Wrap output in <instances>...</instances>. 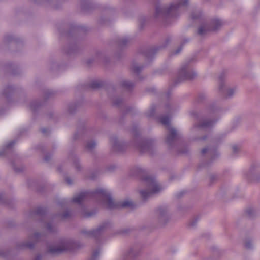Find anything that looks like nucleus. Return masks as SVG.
Instances as JSON below:
<instances>
[{
	"label": "nucleus",
	"mask_w": 260,
	"mask_h": 260,
	"mask_svg": "<svg viewBox=\"0 0 260 260\" xmlns=\"http://www.w3.org/2000/svg\"><path fill=\"white\" fill-rule=\"evenodd\" d=\"M143 68V66H138L135 64L132 66V69L134 73L139 74L142 71Z\"/></svg>",
	"instance_id": "nucleus-43"
},
{
	"label": "nucleus",
	"mask_w": 260,
	"mask_h": 260,
	"mask_svg": "<svg viewBox=\"0 0 260 260\" xmlns=\"http://www.w3.org/2000/svg\"><path fill=\"white\" fill-rule=\"evenodd\" d=\"M223 22L218 18H212L201 24L197 30V34L204 36L209 32L216 31L223 25Z\"/></svg>",
	"instance_id": "nucleus-10"
},
{
	"label": "nucleus",
	"mask_w": 260,
	"mask_h": 260,
	"mask_svg": "<svg viewBox=\"0 0 260 260\" xmlns=\"http://www.w3.org/2000/svg\"><path fill=\"white\" fill-rule=\"evenodd\" d=\"M109 225V222H104L100 224L96 229L91 231L82 230L81 233L87 237H94L96 239L107 230Z\"/></svg>",
	"instance_id": "nucleus-15"
},
{
	"label": "nucleus",
	"mask_w": 260,
	"mask_h": 260,
	"mask_svg": "<svg viewBox=\"0 0 260 260\" xmlns=\"http://www.w3.org/2000/svg\"><path fill=\"white\" fill-rule=\"evenodd\" d=\"M45 239V235L39 232H36L30 235L27 240L18 242L16 245L17 250L33 249L35 244Z\"/></svg>",
	"instance_id": "nucleus-11"
},
{
	"label": "nucleus",
	"mask_w": 260,
	"mask_h": 260,
	"mask_svg": "<svg viewBox=\"0 0 260 260\" xmlns=\"http://www.w3.org/2000/svg\"><path fill=\"white\" fill-rule=\"evenodd\" d=\"M57 216L62 220L69 219L72 216L71 211L68 209H66L62 213H58Z\"/></svg>",
	"instance_id": "nucleus-31"
},
{
	"label": "nucleus",
	"mask_w": 260,
	"mask_h": 260,
	"mask_svg": "<svg viewBox=\"0 0 260 260\" xmlns=\"http://www.w3.org/2000/svg\"><path fill=\"white\" fill-rule=\"evenodd\" d=\"M95 214L96 211L95 210H92L90 211H84L83 213V216L85 218H89L94 216Z\"/></svg>",
	"instance_id": "nucleus-46"
},
{
	"label": "nucleus",
	"mask_w": 260,
	"mask_h": 260,
	"mask_svg": "<svg viewBox=\"0 0 260 260\" xmlns=\"http://www.w3.org/2000/svg\"><path fill=\"white\" fill-rule=\"evenodd\" d=\"M73 247V242L71 240L61 239L54 244L48 245L46 253L53 256H56L71 250Z\"/></svg>",
	"instance_id": "nucleus-7"
},
{
	"label": "nucleus",
	"mask_w": 260,
	"mask_h": 260,
	"mask_svg": "<svg viewBox=\"0 0 260 260\" xmlns=\"http://www.w3.org/2000/svg\"><path fill=\"white\" fill-rule=\"evenodd\" d=\"M240 150V147L237 145H233L232 146V152L234 154H237Z\"/></svg>",
	"instance_id": "nucleus-55"
},
{
	"label": "nucleus",
	"mask_w": 260,
	"mask_h": 260,
	"mask_svg": "<svg viewBox=\"0 0 260 260\" xmlns=\"http://www.w3.org/2000/svg\"><path fill=\"white\" fill-rule=\"evenodd\" d=\"M183 48V43H181L180 46L173 52L174 54H177L180 52Z\"/></svg>",
	"instance_id": "nucleus-57"
},
{
	"label": "nucleus",
	"mask_w": 260,
	"mask_h": 260,
	"mask_svg": "<svg viewBox=\"0 0 260 260\" xmlns=\"http://www.w3.org/2000/svg\"><path fill=\"white\" fill-rule=\"evenodd\" d=\"M244 247L248 250H250L253 248V241L251 238H246L244 241Z\"/></svg>",
	"instance_id": "nucleus-39"
},
{
	"label": "nucleus",
	"mask_w": 260,
	"mask_h": 260,
	"mask_svg": "<svg viewBox=\"0 0 260 260\" xmlns=\"http://www.w3.org/2000/svg\"><path fill=\"white\" fill-rule=\"evenodd\" d=\"M225 74L222 73L218 77V90L221 94H222L225 98L228 99L232 97L236 91L235 87H228L225 85Z\"/></svg>",
	"instance_id": "nucleus-13"
},
{
	"label": "nucleus",
	"mask_w": 260,
	"mask_h": 260,
	"mask_svg": "<svg viewBox=\"0 0 260 260\" xmlns=\"http://www.w3.org/2000/svg\"><path fill=\"white\" fill-rule=\"evenodd\" d=\"M210 110L212 112H214L215 110V108L214 105H211L209 107Z\"/></svg>",
	"instance_id": "nucleus-63"
},
{
	"label": "nucleus",
	"mask_w": 260,
	"mask_h": 260,
	"mask_svg": "<svg viewBox=\"0 0 260 260\" xmlns=\"http://www.w3.org/2000/svg\"><path fill=\"white\" fill-rule=\"evenodd\" d=\"M64 180H65L66 183L68 185H72L73 184V180L71 178H70L69 177H68L67 176H64Z\"/></svg>",
	"instance_id": "nucleus-54"
},
{
	"label": "nucleus",
	"mask_w": 260,
	"mask_h": 260,
	"mask_svg": "<svg viewBox=\"0 0 260 260\" xmlns=\"http://www.w3.org/2000/svg\"><path fill=\"white\" fill-rule=\"evenodd\" d=\"M141 250V244H133L124 252L123 258L124 260H135L140 256Z\"/></svg>",
	"instance_id": "nucleus-14"
},
{
	"label": "nucleus",
	"mask_w": 260,
	"mask_h": 260,
	"mask_svg": "<svg viewBox=\"0 0 260 260\" xmlns=\"http://www.w3.org/2000/svg\"><path fill=\"white\" fill-rule=\"evenodd\" d=\"M4 70L14 75L19 74L20 73V71L18 67L11 63L6 64L4 67Z\"/></svg>",
	"instance_id": "nucleus-25"
},
{
	"label": "nucleus",
	"mask_w": 260,
	"mask_h": 260,
	"mask_svg": "<svg viewBox=\"0 0 260 260\" xmlns=\"http://www.w3.org/2000/svg\"><path fill=\"white\" fill-rule=\"evenodd\" d=\"M56 94V92L52 90H46L44 93V98L45 100L53 97Z\"/></svg>",
	"instance_id": "nucleus-41"
},
{
	"label": "nucleus",
	"mask_w": 260,
	"mask_h": 260,
	"mask_svg": "<svg viewBox=\"0 0 260 260\" xmlns=\"http://www.w3.org/2000/svg\"><path fill=\"white\" fill-rule=\"evenodd\" d=\"M246 214L248 218H252L255 215V211L252 208H249L246 210Z\"/></svg>",
	"instance_id": "nucleus-42"
},
{
	"label": "nucleus",
	"mask_w": 260,
	"mask_h": 260,
	"mask_svg": "<svg viewBox=\"0 0 260 260\" xmlns=\"http://www.w3.org/2000/svg\"><path fill=\"white\" fill-rule=\"evenodd\" d=\"M0 203H6V204H9L8 201H6L5 199L3 197V196L0 194Z\"/></svg>",
	"instance_id": "nucleus-58"
},
{
	"label": "nucleus",
	"mask_w": 260,
	"mask_h": 260,
	"mask_svg": "<svg viewBox=\"0 0 260 260\" xmlns=\"http://www.w3.org/2000/svg\"><path fill=\"white\" fill-rule=\"evenodd\" d=\"M62 169H63V166L62 165H60V166L58 167L57 170L59 172H61L62 171Z\"/></svg>",
	"instance_id": "nucleus-64"
},
{
	"label": "nucleus",
	"mask_w": 260,
	"mask_h": 260,
	"mask_svg": "<svg viewBox=\"0 0 260 260\" xmlns=\"http://www.w3.org/2000/svg\"><path fill=\"white\" fill-rule=\"evenodd\" d=\"M88 198H94L98 202L106 205L107 208L110 209H113L116 207L110 194L107 190L101 188L97 189L93 191L81 192L74 197L72 199V201L74 203L80 204L83 201Z\"/></svg>",
	"instance_id": "nucleus-2"
},
{
	"label": "nucleus",
	"mask_w": 260,
	"mask_h": 260,
	"mask_svg": "<svg viewBox=\"0 0 260 260\" xmlns=\"http://www.w3.org/2000/svg\"><path fill=\"white\" fill-rule=\"evenodd\" d=\"M119 206L122 208H130L133 209L135 207L134 203L130 201H123L119 203Z\"/></svg>",
	"instance_id": "nucleus-36"
},
{
	"label": "nucleus",
	"mask_w": 260,
	"mask_h": 260,
	"mask_svg": "<svg viewBox=\"0 0 260 260\" xmlns=\"http://www.w3.org/2000/svg\"><path fill=\"white\" fill-rule=\"evenodd\" d=\"M113 104L117 107H120L121 106L124 105V101L122 98L119 97H116L112 100Z\"/></svg>",
	"instance_id": "nucleus-40"
},
{
	"label": "nucleus",
	"mask_w": 260,
	"mask_h": 260,
	"mask_svg": "<svg viewBox=\"0 0 260 260\" xmlns=\"http://www.w3.org/2000/svg\"><path fill=\"white\" fill-rule=\"evenodd\" d=\"M30 217L34 220H38L41 222L49 233H53L56 231V227L53 219L47 215L46 208L39 207L30 212Z\"/></svg>",
	"instance_id": "nucleus-6"
},
{
	"label": "nucleus",
	"mask_w": 260,
	"mask_h": 260,
	"mask_svg": "<svg viewBox=\"0 0 260 260\" xmlns=\"http://www.w3.org/2000/svg\"><path fill=\"white\" fill-rule=\"evenodd\" d=\"M121 86L125 89L130 91L134 88L135 84L129 80H123L121 82Z\"/></svg>",
	"instance_id": "nucleus-30"
},
{
	"label": "nucleus",
	"mask_w": 260,
	"mask_h": 260,
	"mask_svg": "<svg viewBox=\"0 0 260 260\" xmlns=\"http://www.w3.org/2000/svg\"><path fill=\"white\" fill-rule=\"evenodd\" d=\"M110 141L112 150L114 151L122 153L124 152L127 148V145L126 144L122 141L119 140L115 136H111L110 139Z\"/></svg>",
	"instance_id": "nucleus-17"
},
{
	"label": "nucleus",
	"mask_w": 260,
	"mask_h": 260,
	"mask_svg": "<svg viewBox=\"0 0 260 260\" xmlns=\"http://www.w3.org/2000/svg\"><path fill=\"white\" fill-rule=\"evenodd\" d=\"M188 0H179L175 3H172L169 7L156 6L154 17L167 23V19L170 18L177 16L180 13L182 7L187 5Z\"/></svg>",
	"instance_id": "nucleus-3"
},
{
	"label": "nucleus",
	"mask_w": 260,
	"mask_h": 260,
	"mask_svg": "<svg viewBox=\"0 0 260 260\" xmlns=\"http://www.w3.org/2000/svg\"><path fill=\"white\" fill-rule=\"evenodd\" d=\"M81 8L83 11L88 12L93 8V5L90 0H81Z\"/></svg>",
	"instance_id": "nucleus-28"
},
{
	"label": "nucleus",
	"mask_w": 260,
	"mask_h": 260,
	"mask_svg": "<svg viewBox=\"0 0 260 260\" xmlns=\"http://www.w3.org/2000/svg\"><path fill=\"white\" fill-rule=\"evenodd\" d=\"M145 22V18L144 17H142L140 18V23L141 27H142L144 25Z\"/></svg>",
	"instance_id": "nucleus-61"
},
{
	"label": "nucleus",
	"mask_w": 260,
	"mask_h": 260,
	"mask_svg": "<svg viewBox=\"0 0 260 260\" xmlns=\"http://www.w3.org/2000/svg\"><path fill=\"white\" fill-rule=\"evenodd\" d=\"M132 132L135 136L133 145L141 153H148L153 155L156 152V144L155 141L152 139H141L138 136L139 128L138 125H134L132 128Z\"/></svg>",
	"instance_id": "nucleus-4"
},
{
	"label": "nucleus",
	"mask_w": 260,
	"mask_h": 260,
	"mask_svg": "<svg viewBox=\"0 0 260 260\" xmlns=\"http://www.w3.org/2000/svg\"><path fill=\"white\" fill-rule=\"evenodd\" d=\"M79 104L77 103H70L68 105L67 107V112L70 114H74L76 111L77 108L79 107Z\"/></svg>",
	"instance_id": "nucleus-33"
},
{
	"label": "nucleus",
	"mask_w": 260,
	"mask_h": 260,
	"mask_svg": "<svg viewBox=\"0 0 260 260\" xmlns=\"http://www.w3.org/2000/svg\"><path fill=\"white\" fill-rule=\"evenodd\" d=\"M194 60V57H192L182 65L178 71L177 78L175 81V84L185 80H192L196 78V73L189 65Z\"/></svg>",
	"instance_id": "nucleus-9"
},
{
	"label": "nucleus",
	"mask_w": 260,
	"mask_h": 260,
	"mask_svg": "<svg viewBox=\"0 0 260 260\" xmlns=\"http://www.w3.org/2000/svg\"><path fill=\"white\" fill-rule=\"evenodd\" d=\"M12 164H13V169L16 173H20V172H22L25 169V168L22 166L20 167H16L13 162H12Z\"/></svg>",
	"instance_id": "nucleus-50"
},
{
	"label": "nucleus",
	"mask_w": 260,
	"mask_h": 260,
	"mask_svg": "<svg viewBox=\"0 0 260 260\" xmlns=\"http://www.w3.org/2000/svg\"><path fill=\"white\" fill-rule=\"evenodd\" d=\"M51 159V155L49 154H47L45 155L44 160V161L48 162Z\"/></svg>",
	"instance_id": "nucleus-60"
},
{
	"label": "nucleus",
	"mask_w": 260,
	"mask_h": 260,
	"mask_svg": "<svg viewBox=\"0 0 260 260\" xmlns=\"http://www.w3.org/2000/svg\"><path fill=\"white\" fill-rule=\"evenodd\" d=\"M41 132L44 135H47L49 132V129L46 128H42L41 129Z\"/></svg>",
	"instance_id": "nucleus-59"
},
{
	"label": "nucleus",
	"mask_w": 260,
	"mask_h": 260,
	"mask_svg": "<svg viewBox=\"0 0 260 260\" xmlns=\"http://www.w3.org/2000/svg\"><path fill=\"white\" fill-rule=\"evenodd\" d=\"M218 178V176L215 174H211L209 176L210 185H211Z\"/></svg>",
	"instance_id": "nucleus-51"
},
{
	"label": "nucleus",
	"mask_w": 260,
	"mask_h": 260,
	"mask_svg": "<svg viewBox=\"0 0 260 260\" xmlns=\"http://www.w3.org/2000/svg\"><path fill=\"white\" fill-rule=\"evenodd\" d=\"M68 158L72 161L73 165L77 171L81 172L82 170L83 167L80 163L78 157L75 154L74 151L72 150L69 152Z\"/></svg>",
	"instance_id": "nucleus-19"
},
{
	"label": "nucleus",
	"mask_w": 260,
	"mask_h": 260,
	"mask_svg": "<svg viewBox=\"0 0 260 260\" xmlns=\"http://www.w3.org/2000/svg\"><path fill=\"white\" fill-rule=\"evenodd\" d=\"M101 53H98L96 55V57H94L91 58H89L87 60L86 63L88 65H90L93 62H94L98 58L100 57V56L101 55Z\"/></svg>",
	"instance_id": "nucleus-45"
},
{
	"label": "nucleus",
	"mask_w": 260,
	"mask_h": 260,
	"mask_svg": "<svg viewBox=\"0 0 260 260\" xmlns=\"http://www.w3.org/2000/svg\"><path fill=\"white\" fill-rule=\"evenodd\" d=\"M160 122L161 124L164 125L167 129H169L170 127H172L170 124V120L168 116H164L160 118Z\"/></svg>",
	"instance_id": "nucleus-35"
},
{
	"label": "nucleus",
	"mask_w": 260,
	"mask_h": 260,
	"mask_svg": "<svg viewBox=\"0 0 260 260\" xmlns=\"http://www.w3.org/2000/svg\"><path fill=\"white\" fill-rule=\"evenodd\" d=\"M102 86L101 82L94 81L91 82L89 84L86 86V89L96 90L101 88Z\"/></svg>",
	"instance_id": "nucleus-32"
},
{
	"label": "nucleus",
	"mask_w": 260,
	"mask_h": 260,
	"mask_svg": "<svg viewBox=\"0 0 260 260\" xmlns=\"http://www.w3.org/2000/svg\"><path fill=\"white\" fill-rule=\"evenodd\" d=\"M206 99V95L204 93H200L198 94L196 100L198 103L203 102Z\"/></svg>",
	"instance_id": "nucleus-49"
},
{
	"label": "nucleus",
	"mask_w": 260,
	"mask_h": 260,
	"mask_svg": "<svg viewBox=\"0 0 260 260\" xmlns=\"http://www.w3.org/2000/svg\"><path fill=\"white\" fill-rule=\"evenodd\" d=\"M131 174L133 176L141 177L146 185V189L140 191L141 199L143 201H146L154 194H158L162 190L163 187L156 182L154 178L146 174V171L143 168L138 166L134 167L131 169Z\"/></svg>",
	"instance_id": "nucleus-1"
},
{
	"label": "nucleus",
	"mask_w": 260,
	"mask_h": 260,
	"mask_svg": "<svg viewBox=\"0 0 260 260\" xmlns=\"http://www.w3.org/2000/svg\"><path fill=\"white\" fill-rule=\"evenodd\" d=\"M171 38L168 37L165 39V42L162 45L159 46H155L150 48L141 49L140 50V53L143 54L148 61L152 59L156 53L165 48L171 42Z\"/></svg>",
	"instance_id": "nucleus-12"
},
{
	"label": "nucleus",
	"mask_w": 260,
	"mask_h": 260,
	"mask_svg": "<svg viewBox=\"0 0 260 260\" xmlns=\"http://www.w3.org/2000/svg\"><path fill=\"white\" fill-rule=\"evenodd\" d=\"M217 120L204 119L200 121L199 123L196 124L194 127L199 128H206L212 126Z\"/></svg>",
	"instance_id": "nucleus-21"
},
{
	"label": "nucleus",
	"mask_w": 260,
	"mask_h": 260,
	"mask_svg": "<svg viewBox=\"0 0 260 260\" xmlns=\"http://www.w3.org/2000/svg\"><path fill=\"white\" fill-rule=\"evenodd\" d=\"M134 110V107L132 106L124 105L123 109L122 110L121 116L118 121L119 123L122 124L126 114L133 112Z\"/></svg>",
	"instance_id": "nucleus-24"
},
{
	"label": "nucleus",
	"mask_w": 260,
	"mask_h": 260,
	"mask_svg": "<svg viewBox=\"0 0 260 260\" xmlns=\"http://www.w3.org/2000/svg\"><path fill=\"white\" fill-rule=\"evenodd\" d=\"M154 212V219L158 226L165 227L171 221V213L167 205H160L157 207Z\"/></svg>",
	"instance_id": "nucleus-8"
},
{
	"label": "nucleus",
	"mask_w": 260,
	"mask_h": 260,
	"mask_svg": "<svg viewBox=\"0 0 260 260\" xmlns=\"http://www.w3.org/2000/svg\"><path fill=\"white\" fill-rule=\"evenodd\" d=\"M86 29L84 27L72 26L69 31L66 34L67 37L71 39L69 43L64 47V52L68 55H75L79 53L81 50L78 42L79 34L85 32Z\"/></svg>",
	"instance_id": "nucleus-5"
},
{
	"label": "nucleus",
	"mask_w": 260,
	"mask_h": 260,
	"mask_svg": "<svg viewBox=\"0 0 260 260\" xmlns=\"http://www.w3.org/2000/svg\"><path fill=\"white\" fill-rule=\"evenodd\" d=\"M86 130V123L85 121H79L77 125V132L75 133L74 138L77 139L79 135L84 133Z\"/></svg>",
	"instance_id": "nucleus-23"
},
{
	"label": "nucleus",
	"mask_w": 260,
	"mask_h": 260,
	"mask_svg": "<svg viewBox=\"0 0 260 260\" xmlns=\"http://www.w3.org/2000/svg\"><path fill=\"white\" fill-rule=\"evenodd\" d=\"M33 260H42V255L37 254Z\"/></svg>",
	"instance_id": "nucleus-62"
},
{
	"label": "nucleus",
	"mask_w": 260,
	"mask_h": 260,
	"mask_svg": "<svg viewBox=\"0 0 260 260\" xmlns=\"http://www.w3.org/2000/svg\"><path fill=\"white\" fill-rule=\"evenodd\" d=\"M116 168L115 165L111 164L106 167V170L109 172H112L114 171Z\"/></svg>",
	"instance_id": "nucleus-53"
},
{
	"label": "nucleus",
	"mask_w": 260,
	"mask_h": 260,
	"mask_svg": "<svg viewBox=\"0 0 260 260\" xmlns=\"http://www.w3.org/2000/svg\"><path fill=\"white\" fill-rule=\"evenodd\" d=\"M96 142L94 140H88L85 144V149L86 150L92 155H94L95 152L94 149L96 146Z\"/></svg>",
	"instance_id": "nucleus-26"
},
{
	"label": "nucleus",
	"mask_w": 260,
	"mask_h": 260,
	"mask_svg": "<svg viewBox=\"0 0 260 260\" xmlns=\"http://www.w3.org/2000/svg\"><path fill=\"white\" fill-rule=\"evenodd\" d=\"M245 175L249 180L257 181L260 180V174L256 171L254 166H251Z\"/></svg>",
	"instance_id": "nucleus-20"
},
{
	"label": "nucleus",
	"mask_w": 260,
	"mask_h": 260,
	"mask_svg": "<svg viewBox=\"0 0 260 260\" xmlns=\"http://www.w3.org/2000/svg\"><path fill=\"white\" fill-rule=\"evenodd\" d=\"M15 89L14 87L12 86H8L3 90V94L9 101L10 98L15 92Z\"/></svg>",
	"instance_id": "nucleus-29"
},
{
	"label": "nucleus",
	"mask_w": 260,
	"mask_h": 260,
	"mask_svg": "<svg viewBox=\"0 0 260 260\" xmlns=\"http://www.w3.org/2000/svg\"><path fill=\"white\" fill-rule=\"evenodd\" d=\"M203 16V13L200 10H195L191 14V17L193 20L201 19Z\"/></svg>",
	"instance_id": "nucleus-37"
},
{
	"label": "nucleus",
	"mask_w": 260,
	"mask_h": 260,
	"mask_svg": "<svg viewBox=\"0 0 260 260\" xmlns=\"http://www.w3.org/2000/svg\"><path fill=\"white\" fill-rule=\"evenodd\" d=\"M15 40V38L11 35H7L4 38V42L5 43H9Z\"/></svg>",
	"instance_id": "nucleus-48"
},
{
	"label": "nucleus",
	"mask_w": 260,
	"mask_h": 260,
	"mask_svg": "<svg viewBox=\"0 0 260 260\" xmlns=\"http://www.w3.org/2000/svg\"><path fill=\"white\" fill-rule=\"evenodd\" d=\"M15 141L13 140L9 142L3 149L0 151V156L7 154V151L11 149L12 146L15 144Z\"/></svg>",
	"instance_id": "nucleus-34"
},
{
	"label": "nucleus",
	"mask_w": 260,
	"mask_h": 260,
	"mask_svg": "<svg viewBox=\"0 0 260 260\" xmlns=\"http://www.w3.org/2000/svg\"><path fill=\"white\" fill-rule=\"evenodd\" d=\"M131 42V39L125 37H119L116 39V42L117 47L123 49L127 47Z\"/></svg>",
	"instance_id": "nucleus-22"
},
{
	"label": "nucleus",
	"mask_w": 260,
	"mask_h": 260,
	"mask_svg": "<svg viewBox=\"0 0 260 260\" xmlns=\"http://www.w3.org/2000/svg\"><path fill=\"white\" fill-rule=\"evenodd\" d=\"M199 217L197 216L196 217H194V218H193L189 222V226H196L198 221L199 220Z\"/></svg>",
	"instance_id": "nucleus-52"
},
{
	"label": "nucleus",
	"mask_w": 260,
	"mask_h": 260,
	"mask_svg": "<svg viewBox=\"0 0 260 260\" xmlns=\"http://www.w3.org/2000/svg\"><path fill=\"white\" fill-rule=\"evenodd\" d=\"M155 110H156L155 105H152L150 109L146 113V116L147 117L153 116L155 114Z\"/></svg>",
	"instance_id": "nucleus-44"
},
{
	"label": "nucleus",
	"mask_w": 260,
	"mask_h": 260,
	"mask_svg": "<svg viewBox=\"0 0 260 260\" xmlns=\"http://www.w3.org/2000/svg\"><path fill=\"white\" fill-rule=\"evenodd\" d=\"M10 253V251L8 249H1L0 250V257L7 258Z\"/></svg>",
	"instance_id": "nucleus-47"
},
{
	"label": "nucleus",
	"mask_w": 260,
	"mask_h": 260,
	"mask_svg": "<svg viewBox=\"0 0 260 260\" xmlns=\"http://www.w3.org/2000/svg\"><path fill=\"white\" fill-rule=\"evenodd\" d=\"M201 154L202 155L207 154L210 157V160L203 164L204 167L210 165L219 156L216 147L211 146H208L203 148L201 151Z\"/></svg>",
	"instance_id": "nucleus-18"
},
{
	"label": "nucleus",
	"mask_w": 260,
	"mask_h": 260,
	"mask_svg": "<svg viewBox=\"0 0 260 260\" xmlns=\"http://www.w3.org/2000/svg\"><path fill=\"white\" fill-rule=\"evenodd\" d=\"M180 138L181 135L173 127H170L166 134L165 143L169 147L172 148L175 142Z\"/></svg>",
	"instance_id": "nucleus-16"
},
{
	"label": "nucleus",
	"mask_w": 260,
	"mask_h": 260,
	"mask_svg": "<svg viewBox=\"0 0 260 260\" xmlns=\"http://www.w3.org/2000/svg\"><path fill=\"white\" fill-rule=\"evenodd\" d=\"M49 67L50 69L52 71H57L60 69V66L54 60H50L49 62Z\"/></svg>",
	"instance_id": "nucleus-38"
},
{
	"label": "nucleus",
	"mask_w": 260,
	"mask_h": 260,
	"mask_svg": "<svg viewBox=\"0 0 260 260\" xmlns=\"http://www.w3.org/2000/svg\"><path fill=\"white\" fill-rule=\"evenodd\" d=\"M43 103L40 100H35L30 102L29 108L34 113L37 112L42 106Z\"/></svg>",
	"instance_id": "nucleus-27"
},
{
	"label": "nucleus",
	"mask_w": 260,
	"mask_h": 260,
	"mask_svg": "<svg viewBox=\"0 0 260 260\" xmlns=\"http://www.w3.org/2000/svg\"><path fill=\"white\" fill-rule=\"evenodd\" d=\"M98 174H99V171H95L94 172H92V173H91V174H90V175L89 176V178L91 179L94 180L98 176Z\"/></svg>",
	"instance_id": "nucleus-56"
}]
</instances>
